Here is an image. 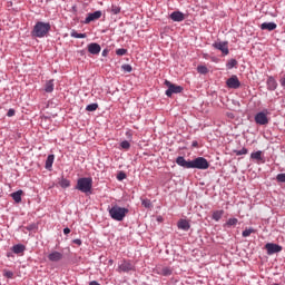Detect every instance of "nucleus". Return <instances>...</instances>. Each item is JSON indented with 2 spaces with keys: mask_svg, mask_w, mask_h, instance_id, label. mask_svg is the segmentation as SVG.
Listing matches in <instances>:
<instances>
[{
  "mask_svg": "<svg viewBox=\"0 0 285 285\" xmlns=\"http://www.w3.org/2000/svg\"><path fill=\"white\" fill-rule=\"evenodd\" d=\"M108 212L111 219L115 222H124V219H126V215L130 213L128 208L120 207L119 205H114L111 208H108Z\"/></svg>",
  "mask_w": 285,
  "mask_h": 285,
  "instance_id": "nucleus-1",
  "label": "nucleus"
},
{
  "mask_svg": "<svg viewBox=\"0 0 285 285\" xmlns=\"http://www.w3.org/2000/svg\"><path fill=\"white\" fill-rule=\"evenodd\" d=\"M51 26L49 22H37L31 31L32 37L43 39L50 32Z\"/></svg>",
  "mask_w": 285,
  "mask_h": 285,
  "instance_id": "nucleus-2",
  "label": "nucleus"
},
{
  "mask_svg": "<svg viewBox=\"0 0 285 285\" xmlns=\"http://www.w3.org/2000/svg\"><path fill=\"white\" fill-rule=\"evenodd\" d=\"M76 189L85 194L90 193L92 190V179L90 177L79 178L77 180Z\"/></svg>",
  "mask_w": 285,
  "mask_h": 285,
  "instance_id": "nucleus-3",
  "label": "nucleus"
},
{
  "mask_svg": "<svg viewBox=\"0 0 285 285\" xmlns=\"http://www.w3.org/2000/svg\"><path fill=\"white\" fill-rule=\"evenodd\" d=\"M190 168H197L198 170H208L210 168V163L204 157H197L190 160Z\"/></svg>",
  "mask_w": 285,
  "mask_h": 285,
  "instance_id": "nucleus-4",
  "label": "nucleus"
},
{
  "mask_svg": "<svg viewBox=\"0 0 285 285\" xmlns=\"http://www.w3.org/2000/svg\"><path fill=\"white\" fill-rule=\"evenodd\" d=\"M165 86H167L166 95L167 97H173V95H179V92H183L184 87L174 85L173 82L166 80Z\"/></svg>",
  "mask_w": 285,
  "mask_h": 285,
  "instance_id": "nucleus-5",
  "label": "nucleus"
},
{
  "mask_svg": "<svg viewBox=\"0 0 285 285\" xmlns=\"http://www.w3.org/2000/svg\"><path fill=\"white\" fill-rule=\"evenodd\" d=\"M255 122L258 126H266L268 124V110H264V111L256 114Z\"/></svg>",
  "mask_w": 285,
  "mask_h": 285,
  "instance_id": "nucleus-6",
  "label": "nucleus"
},
{
  "mask_svg": "<svg viewBox=\"0 0 285 285\" xmlns=\"http://www.w3.org/2000/svg\"><path fill=\"white\" fill-rule=\"evenodd\" d=\"M130 271H135V263L132 261L124 259L118 266V273H130Z\"/></svg>",
  "mask_w": 285,
  "mask_h": 285,
  "instance_id": "nucleus-7",
  "label": "nucleus"
},
{
  "mask_svg": "<svg viewBox=\"0 0 285 285\" xmlns=\"http://www.w3.org/2000/svg\"><path fill=\"white\" fill-rule=\"evenodd\" d=\"M226 86L227 88L237 90V88L242 87V82L239 81V78L236 75H233L229 79L226 80Z\"/></svg>",
  "mask_w": 285,
  "mask_h": 285,
  "instance_id": "nucleus-8",
  "label": "nucleus"
},
{
  "mask_svg": "<svg viewBox=\"0 0 285 285\" xmlns=\"http://www.w3.org/2000/svg\"><path fill=\"white\" fill-rule=\"evenodd\" d=\"M265 248L267 250V255H275V253H282V246L273 243H267L265 245Z\"/></svg>",
  "mask_w": 285,
  "mask_h": 285,
  "instance_id": "nucleus-9",
  "label": "nucleus"
},
{
  "mask_svg": "<svg viewBox=\"0 0 285 285\" xmlns=\"http://www.w3.org/2000/svg\"><path fill=\"white\" fill-rule=\"evenodd\" d=\"M157 275H163L164 277H168L173 275V268L164 265H159L156 267Z\"/></svg>",
  "mask_w": 285,
  "mask_h": 285,
  "instance_id": "nucleus-10",
  "label": "nucleus"
},
{
  "mask_svg": "<svg viewBox=\"0 0 285 285\" xmlns=\"http://www.w3.org/2000/svg\"><path fill=\"white\" fill-rule=\"evenodd\" d=\"M213 48L220 50V52H223L225 56L229 53L228 42H214Z\"/></svg>",
  "mask_w": 285,
  "mask_h": 285,
  "instance_id": "nucleus-11",
  "label": "nucleus"
},
{
  "mask_svg": "<svg viewBox=\"0 0 285 285\" xmlns=\"http://www.w3.org/2000/svg\"><path fill=\"white\" fill-rule=\"evenodd\" d=\"M88 52H90V55H99V52H101V46L97 42H91L88 45Z\"/></svg>",
  "mask_w": 285,
  "mask_h": 285,
  "instance_id": "nucleus-12",
  "label": "nucleus"
},
{
  "mask_svg": "<svg viewBox=\"0 0 285 285\" xmlns=\"http://www.w3.org/2000/svg\"><path fill=\"white\" fill-rule=\"evenodd\" d=\"M49 262H61L63 259V254L60 252H52L48 255Z\"/></svg>",
  "mask_w": 285,
  "mask_h": 285,
  "instance_id": "nucleus-13",
  "label": "nucleus"
},
{
  "mask_svg": "<svg viewBox=\"0 0 285 285\" xmlns=\"http://www.w3.org/2000/svg\"><path fill=\"white\" fill-rule=\"evenodd\" d=\"M262 150H258L256 153L250 154V159H254L255 161H258L261 164H266V159H264V156H262Z\"/></svg>",
  "mask_w": 285,
  "mask_h": 285,
  "instance_id": "nucleus-14",
  "label": "nucleus"
},
{
  "mask_svg": "<svg viewBox=\"0 0 285 285\" xmlns=\"http://www.w3.org/2000/svg\"><path fill=\"white\" fill-rule=\"evenodd\" d=\"M97 19H101V11H96L94 13H89L85 20V23H90L91 21H97Z\"/></svg>",
  "mask_w": 285,
  "mask_h": 285,
  "instance_id": "nucleus-15",
  "label": "nucleus"
},
{
  "mask_svg": "<svg viewBox=\"0 0 285 285\" xmlns=\"http://www.w3.org/2000/svg\"><path fill=\"white\" fill-rule=\"evenodd\" d=\"M176 164L181 168H190V160H186L183 156L176 158Z\"/></svg>",
  "mask_w": 285,
  "mask_h": 285,
  "instance_id": "nucleus-16",
  "label": "nucleus"
},
{
  "mask_svg": "<svg viewBox=\"0 0 285 285\" xmlns=\"http://www.w3.org/2000/svg\"><path fill=\"white\" fill-rule=\"evenodd\" d=\"M177 226L179 230H185V232L190 230V223L186 219L178 220Z\"/></svg>",
  "mask_w": 285,
  "mask_h": 285,
  "instance_id": "nucleus-17",
  "label": "nucleus"
},
{
  "mask_svg": "<svg viewBox=\"0 0 285 285\" xmlns=\"http://www.w3.org/2000/svg\"><path fill=\"white\" fill-rule=\"evenodd\" d=\"M267 90H277V80H275L273 76L267 78Z\"/></svg>",
  "mask_w": 285,
  "mask_h": 285,
  "instance_id": "nucleus-18",
  "label": "nucleus"
},
{
  "mask_svg": "<svg viewBox=\"0 0 285 285\" xmlns=\"http://www.w3.org/2000/svg\"><path fill=\"white\" fill-rule=\"evenodd\" d=\"M277 28V23L275 22H263L261 24V30H268L272 32V30H275Z\"/></svg>",
  "mask_w": 285,
  "mask_h": 285,
  "instance_id": "nucleus-19",
  "label": "nucleus"
},
{
  "mask_svg": "<svg viewBox=\"0 0 285 285\" xmlns=\"http://www.w3.org/2000/svg\"><path fill=\"white\" fill-rule=\"evenodd\" d=\"M170 20L171 21H184V14L181 13V11H174L170 14Z\"/></svg>",
  "mask_w": 285,
  "mask_h": 285,
  "instance_id": "nucleus-20",
  "label": "nucleus"
},
{
  "mask_svg": "<svg viewBox=\"0 0 285 285\" xmlns=\"http://www.w3.org/2000/svg\"><path fill=\"white\" fill-rule=\"evenodd\" d=\"M21 195H23V190H18L11 194V197L16 204H21Z\"/></svg>",
  "mask_w": 285,
  "mask_h": 285,
  "instance_id": "nucleus-21",
  "label": "nucleus"
},
{
  "mask_svg": "<svg viewBox=\"0 0 285 285\" xmlns=\"http://www.w3.org/2000/svg\"><path fill=\"white\" fill-rule=\"evenodd\" d=\"M24 250H26V246L21 244L14 245L12 247V253H14L16 255H21V253H23Z\"/></svg>",
  "mask_w": 285,
  "mask_h": 285,
  "instance_id": "nucleus-22",
  "label": "nucleus"
},
{
  "mask_svg": "<svg viewBox=\"0 0 285 285\" xmlns=\"http://www.w3.org/2000/svg\"><path fill=\"white\" fill-rule=\"evenodd\" d=\"M222 217H224V209L215 210L212 215V219H214V222H219Z\"/></svg>",
  "mask_w": 285,
  "mask_h": 285,
  "instance_id": "nucleus-23",
  "label": "nucleus"
},
{
  "mask_svg": "<svg viewBox=\"0 0 285 285\" xmlns=\"http://www.w3.org/2000/svg\"><path fill=\"white\" fill-rule=\"evenodd\" d=\"M55 90V80H48L45 85V91L52 92Z\"/></svg>",
  "mask_w": 285,
  "mask_h": 285,
  "instance_id": "nucleus-24",
  "label": "nucleus"
},
{
  "mask_svg": "<svg viewBox=\"0 0 285 285\" xmlns=\"http://www.w3.org/2000/svg\"><path fill=\"white\" fill-rule=\"evenodd\" d=\"M52 164H55V155H49L46 160L47 170H50V168H52Z\"/></svg>",
  "mask_w": 285,
  "mask_h": 285,
  "instance_id": "nucleus-25",
  "label": "nucleus"
},
{
  "mask_svg": "<svg viewBox=\"0 0 285 285\" xmlns=\"http://www.w3.org/2000/svg\"><path fill=\"white\" fill-rule=\"evenodd\" d=\"M59 186L61 188H70V180L61 177V179L59 180Z\"/></svg>",
  "mask_w": 285,
  "mask_h": 285,
  "instance_id": "nucleus-26",
  "label": "nucleus"
},
{
  "mask_svg": "<svg viewBox=\"0 0 285 285\" xmlns=\"http://www.w3.org/2000/svg\"><path fill=\"white\" fill-rule=\"evenodd\" d=\"M71 37H73V39H86V33H79L77 31H71Z\"/></svg>",
  "mask_w": 285,
  "mask_h": 285,
  "instance_id": "nucleus-27",
  "label": "nucleus"
},
{
  "mask_svg": "<svg viewBox=\"0 0 285 285\" xmlns=\"http://www.w3.org/2000/svg\"><path fill=\"white\" fill-rule=\"evenodd\" d=\"M239 223V219H237V218H229L227 222H226V224H225V226H237V224Z\"/></svg>",
  "mask_w": 285,
  "mask_h": 285,
  "instance_id": "nucleus-28",
  "label": "nucleus"
},
{
  "mask_svg": "<svg viewBox=\"0 0 285 285\" xmlns=\"http://www.w3.org/2000/svg\"><path fill=\"white\" fill-rule=\"evenodd\" d=\"M253 233H256L255 228L250 227V228H247L243 232V237H250V235H253Z\"/></svg>",
  "mask_w": 285,
  "mask_h": 285,
  "instance_id": "nucleus-29",
  "label": "nucleus"
},
{
  "mask_svg": "<svg viewBox=\"0 0 285 285\" xmlns=\"http://www.w3.org/2000/svg\"><path fill=\"white\" fill-rule=\"evenodd\" d=\"M97 108H99V105L98 104H90L86 107V110L88 112H95V110H97Z\"/></svg>",
  "mask_w": 285,
  "mask_h": 285,
  "instance_id": "nucleus-30",
  "label": "nucleus"
},
{
  "mask_svg": "<svg viewBox=\"0 0 285 285\" xmlns=\"http://www.w3.org/2000/svg\"><path fill=\"white\" fill-rule=\"evenodd\" d=\"M226 66L228 70H233V68L237 67V61L235 59H230Z\"/></svg>",
  "mask_w": 285,
  "mask_h": 285,
  "instance_id": "nucleus-31",
  "label": "nucleus"
},
{
  "mask_svg": "<svg viewBox=\"0 0 285 285\" xmlns=\"http://www.w3.org/2000/svg\"><path fill=\"white\" fill-rule=\"evenodd\" d=\"M197 70L199 75H208V68L206 66H198Z\"/></svg>",
  "mask_w": 285,
  "mask_h": 285,
  "instance_id": "nucleus-32",
  "label": "nucleus"
},
{
  "mask_svg": "<svg viewBox=\"0 0 285 285\" xmlns=\"http://www.w3.org/2000/svg\"><path fill=\"white\" fill-rule=\"evenodd\" d=\"M234 153L237 155V157H239L242 155H248V149L243 147L240 150H234Z\"/></svg>",
  "mask_w": 285,
  "mask_h": 285,
  "instance_id": "nucleus-33",
  "label": "nucleus"
},
{
  "mask_svg": "<svg viewBox=\"0 0 285 285\" xmlns=\"http://www.w3.org/2000/svg\"><path fill=\"white\" fill-rule=\"evenodd\" d=\"M120 148L124 150H130V142L128 140L120 142Z\"/></svg>",
  "mask_w": 285,
  "mask_h": 285,
  "instance_id": "nucleus-34",
  "label": "nucleus"
},
{
  "mask_svg": "<svg viewBox=\"0 0 285 285\" xmlns=\"http://www.w3.org/2000/svg\"><path fill=\"white\" fill-rule=\"evenodd\" d=\"M111 12H112V14H119V12H121V7L112 4L111 6Z\"/></svg>",
  "mask_w": 285,
  "mask_h": 285,
  "instance_id": "nucleus-35",
  "label": "nucleus"
},
{
  "mask_svg": "<svg viewBox=\"0 0 285 285\" xmlns=\"http://www.w3.org/2000/svg\"><path fill=\"white\" fill-rule=\"evenodd\" d=\"M141 204L145 208H153V203L150 199H142Z\"/></svg>",
  "mask_w": 285,
  "mask_h": 285,
  "instance_id": "nucleus-36",
  "label": "nucleus"
},
{
  "mask_svg": "<svg viewBox=\"0 0 285 285\" xmlns=\"http://www.w3.org/2000/svg\"><path fill=\"white\" fill-rule=\"evenodd\" d=\"M3 276L7 277L8 279H12V277H14V273H12L8 269H4L3 271Z\"/></svg>",
  "mask_w": 285,
  "mask_h": 285,
  "instance_id": "nucleus-37",
  "label": "nucleus"
},
{
  "mask_svg": "<svg viewBox=\"0 0 285 285\" xmlns=\"http://www.w3.org/2000/svg\"><path fill=\"white\" fill-rule=\"evenodd\" d=\"M121 70H124V72H132V66H130V65H122L121 66Z\"/></svg>",
  "mask_w": 285,
  "mask_h": 285,
  "instance_id": "nucleus-38",
  "label": "nucleus"
},
{
  "mask_svg": "<svg viewBox=\"0 0 285 285\" xmlns=\"http://www.w3.org/2000/svg\"><path fill=\"white\" fill-rule=\"evenodd\" d=\"M126 52H128V50L124 49V48L116 50V55H118V57H124V55H126Z\"/></svg>",
  "mask_w": 285,
  "mask_h": 285,
  "instance_id": "nucleus-39",
  "label": "nucleus"
},
{
  "mask_svg": "<svg viewBox=\"0 0 285 285\" xmlns=\"http://www.w3.org/2000/svg\"><path fill=\"white\" fill-rule=\"evenodd\" d=\"M124 179H126V173L120 171L117 176V180L118 181H124Z\"/></svg>",
  "mask_w": 285,
  "mask_h": 285,
  "instance_id": "nucleus-40",
  "label": "nucleus"
},
{
  "mask_svg": "<svg viewBox=\"0 0 285 285\" xmlns=\"http://www.w3.org/2000/svg\"><path fill=\"white\" fill-rule=\"evenodd\" d=\"M276 179H277V181L285 183V174H278Z\"/></svg>",
  "mask_w": 285,
  "mask_h": 285,
  "instance_id": "nucleus-41",
  "label": "nucleus"
},
{
  "mask_svg": "<svg viewBox=\"0 0 285 285\" xmlns=\"http://www.w3.org/2000/svg\"><path fill=\"white\" fill-rule=\"evenodd\" d=\"M7 117H14V109H9L7 112Z\"/></svg>",
  "mask_w": 285,
  "mask_h": 285,
  "instance_id": "nucleus-42",
  "label": "nucleus"
},
{
  "mask_svg": "<svg viewBox=\"0 0 285 285\" xmlns=\"http://www.w3.org/2000/svg\"><path fill=\"white\" fill-rule=\"evenodd\" d=\"M282 88H285V75L279 79Z\"/></svg>",
  "mask_w": 285,
  "mask_h": 285,
  "instance_id": "nucleus-43",
  "label": "nucleus"
},
{
  "mask_svg": "<svg viewBox=\"0 0 285 285\" xmlns=\"http://www.w3.org/2000/svg\"><path fill=\"white\" fill-rule=\"evenodd\" d=\"M73 244H77V246H81V239H75Z\"/></svg>",
  "mask_w": 285,
  "mask_h": 285,
  "instance_id": "nucleus-44",
  "label": "nucleus"
},
{
  "mask_svg": "<svg viewBox=\"0 0 285 285\" xmlns=\"http://www.w3.org/2000/svg\"><path fill=\"white\" fill-rule=\"evenodd\" d=\"M63 233H65L66 235H70V228H68V227L65 228V229H63Z\"/></svg>",
  "mask_w": 285,
  "mask_h": 285,
  "instance_id": "nucleus-45",
  "label": "nucleus"
},
{
  "mask_svg": "<svg viewBox=\"0 0 285 285\" xmlns=\"http://www.w3.org/2000/svg\"><path fill=\"white\" fill-rule=\"evenodd\" d=\"M191 146H193L194 148H197L198 142H197V141H193Z\"/></svg>",
  "mask_w": 285,
  "mask_h": 285,
  "instance_id": "nucleus-46",
  "label": "nucleus"
},
{
  "mask_svg": "<svg viewBox=\"0 0 285 285\" xmlns=\"http://www.w3.org/2000/svg\"><path fill=\"white\" fill-rule=\"evenodd\" d=\"M106 55H108V50L102 51V57H106Z\"/></svg>",
  "mask_w": 285,
  "mask_h": 285,
  "instance_id": "nucleus-47",
  "label": "nucleus"
}]
</instances>
